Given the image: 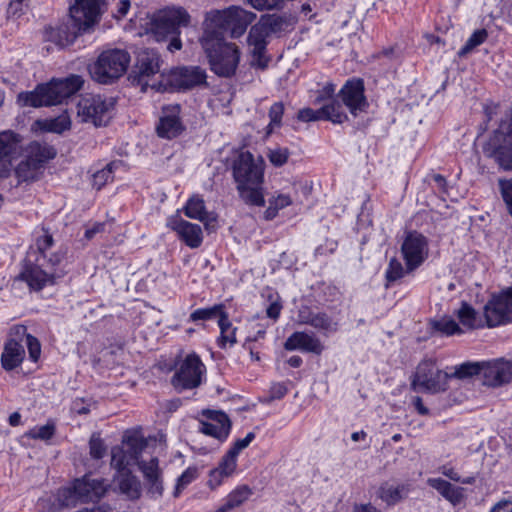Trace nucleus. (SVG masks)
Here are the masks:
<instances>
[{"instance_id":"obj_36","label":"nucleus","mask_w":512,"mask_h":512,"mask_svg":"<svg viewBox=\"0 0 512 512\" xmlns=\"http://www.w3.org/2000/svg\"><path fill=\"white\" fill-rule=\"evenodd\" d=\"M488 38V32L486 29L475 30L471 36L467 39L463 47L458 51V56L463 58L468 54L472 53L478 46L483 44Z\"/></svg>"},{"instance_id":"obj_15","label":"nucleus","mask_w":512,"mask_h":512,"mask_svg":"<svg viewBox=\"0 0 512 512\" xmlns=\"http://www.w3.org/2000/svg\"><path fill=\"white\" fill-rule=\"evenodd\" d=\"M181 107L179 104H170L162 108V113L156 126L157 135L164 139H174L180 136L184 130L180 117Z\"/></svg>"},{"instance_id":"obj_11","label":"nucleus","mask_w":512,"mask_h":512,"mask_svg":"<svg viewBox=\"0 0 512 512\" xmlns=\"http://www.w3.org/2000/svg\"><path fill=\"white\" fill-rule=\"evenodd\" d=\"M400 250L407 271L413 272L428 258L429 242L423 234L417 231H410L403 239Z\"/></svg>"},{"instance_id":"obj_13","label":"nucleus","mask_w":512,"mask_h":512,"mask_svg":"<svg viewBox=\"0 0 512 512\" xmlns=\"http://www.w3.org/2000/svg\"><path fill=\"white\" fill-rule=\"evenodd\" d=\"M105 0H74L70 3V17L86 32L96 25L105 11Z\"/></svg>"},{"instance_id":"obj_23","label":"nucleus","mask_w":512,"mask_h":512,"mask_svg":"<svg viewBox=\"0 0 512 512\" xmlns=\"http://www.w3.org/2000/svg\"><path fill=\"white\" fill-rule=\"evenodd\" d=\"M167 226L175 231L188 247L198 248L203 241L202 229L198 224L190 223L175 215L168 219Z\"/></svg>"},{"instance_id":"obj_5","label":"nucleus","mask_w":512,"mask_h":512,"mask_svg":"<svg viewBox=\"0 0 512 512\" xmlns=\"http://www.w3.org/2000/svg\"><path fill=\"white\" fill-rule=\"evenodd\" d=\"M129 63L128 52L122 49H109L103 51L90 65L89 73L98 83L111 84L126 72Z\"/></svg>"},{"instance_id":"obj_2","label":"nucleus","mask_w":512,"mask_h":512,"mask_svg":"<svg viewBox=\"0 0 512 512\" xmlns=\"http://www.w3.org/2000/svg\"><path fill=\"white\" fill-rule=\"evenodd\" d=\"M82 85L83 80L78 75L52 79L48 83L37 85L32 91L20 92L17 95V104L20 107L33 108L58 105L79 91Z\"/></svg>"},{"instance_id":"obj_37","label":"nucleus","mask_w":512,"mask_h":512,"mask_svg":"<svg viewBox=\"0 0 512 512\" xmlns=\"http://www.w3.org/2000/svg\"><path fill=\"white\" fill-rule=\"evenodd\" d=\"M222 315H227V313L224 311V305L216 304L212 307L196 309L190 314V319L194 322L200 320H212L215 318H218L219 320L222 318Z\"/></svg>"},{"instance_id":"obj_41","label":"nucleus","mask_w":512,"mask_h":512,"mask_svg":"<svg viewBox=\"0 0 512 512\" xmlns=\"http://www.w3.org/2000/svg\"><path fill=\"white\" fill-rule=\"evenodd\" d=\"M120 162L108 163L101 170L96 171L92 175V184L96 189H101L107 182L113 179V171Z\"/></svg>"},{"instance_id":"obj_29","label":"nucleus","mask_w":512,"mask_h":512,"mask_svg":"<svg viewBox=\"0 0 512 512\" xmlns=\"http://www.w3.org/2000/svg\"><path fill=\"white\" fill-rule=\"evenodd\" d=\"M25 357V350L21 343L14 339L6 342L1 355V363L5 370L18 367Z\"/></svg>"},{"instance_id":"obj_52","label":"nucleus","mask_w":512,"mask_h":512,"mask_svg":"<svg viewBox=\"0 0 512 512\" xmlns=\"http://www.w3.org/2000/svg\"><path fill=\"white\" fill-rule=\"evenodd\" d=\"M55 433L53 424H46L40 427H34L27 432V436L31 439L49 440Z\"/></svg>"},{"instance_id":"obj_30","label":"nucleus","mask_w":512,"mask_h":512,"mask_svg":"<svg viewBox=\"0 0 512 512\" xmlns=\"http://www.w3.org/2000/svg\"><path fill=\"white\" fill-rule=\"evenodd\" d=\"M252 494L248 485H239L226 496L224 503L215 512H230L245 503Z\"/></svg>"},{"instance_id":"obj_40","label":"nucleus","mask_w":512,"mask_h":512,"mask_svg":"<svg viewBox=\"0 0 512 512\" xmlns=\"http://www.w3.org/2000/svg\"><path fill=\"white\" fill-rule=\"evenodd\" d=\"M269 36L267 30L258 21L253 25L249 31L247 42L249 46H256L257 50H260L267 45L266 38Z\"/></svg>"},{"instance_id":"obj_60","label":"nucleus","mask_w":512,"mask_h":512,"mask_svg":"<svg viewBox=\"0 0 512 512\" xmlns=\"http://www.w3.org/2000/svg\"><path fill=\"white\" fill-rule=\"evenodd\" d=\"M298 119L303 122L323 120L322 108L314 110L312 108H303L298 112Z\"/></svg>"},{"instance_id":"obj_34","label":"nucleus","mask_w":512,"mask_h":512,"mask_svg":"<svg viewBox=\"0 0 512 512\" xmlns=\"http://www.w3.org/2000/svg\"><path fill=\"white\" fill-rule=\"evenodd\" d=\"M40 167L27 157L15 167V176L18 182H31L38 178Z\"/></svg>"},{"instance_id":"obj_38","label":"nucleus","mask_w":512,"mask_h":512,"mask_svg":"<svg viewBox=\"0 0 512 512\" xmlns=\"http://www.w3.org/2000/svg\"><path fill=\"white\" fill-rule=\"evenodd\" d=\"M259 22L262 24L265 30H267L269 35L283 31L288 24L285 17L276 14L263 15L261 16Z\"/></svg>"},{"instance_id":"obj_7","label":"nucleus","mask_w":512,"mask_h":512,"mask_svg":"<svg viewBox=\"0 0 512 512\" xmlns=\"http://www.w3.org/2000/svg\"><path fill=\"white\" fill-rule=\"evenodd\" d=\"M189 23L190 15L184 8L172 7L155 14L147 30L157 41H161L169 35H179V28L187 27Z\"/></svg>"},{"instance_id":"obj_21","label":"nucleus","mask_w":512,"mask_h":512,"mask_svg":"<svg viewBox=\"0 0 512 512\" xmlns=\"http://www.w3.org/2000/svg\"><path fill=\"white\" fill-rule=\"evenodd\" d=\"M37 262V264L26 265L21 272V278L31 289L40 291L44 287L54 285L56 280L63 276L62 272L58 273L51 270H44L40 263V257L37 258Z\"/></svg>"},{"instance_id":"obj_61","label":"nucleus","mask_w":512,"mask_h":512,"mask_svg":"<svg viewBox=\"0 0 512 512\" xmlns=\"http://www.w3.org/2000/svg\"><path fill=\"white\" fill-rule=\"evenodd\" d=\"M250 47L252 53V65L261 69L266 68L268 64V58L265 56L266 46L260 50H257L256 46Z\"/></svg>"},{"instance_id":"obj_43","label":"nucleus","mask_w":512,"mask_h":512,"mask_svg":"<svg viewBox=\"0 0 512 512\" xmlns=\"http://www.w3.org/2000/svg\"><path fill=\"white\" fill-rule=\"evenodd\" d=\"M481 372L482 362H466L457 366L454 373L450 374V378L457 377L463 379L474 375H481Z\"/></svg>"},{"instance_id":"obj_18","label":"nucleus","mask_w":512,"mask_h":512,"mask_svg":"<svg viewBox=\"0 0 512 512\" xmlns=\"http://www.w3.org/2000/svg\"><path fill=\"white\" fill-rule=\"evenodd\" d=\"M160 71V57L153 49H141L136 58L132 77L138 84L148 85V79Z\"/></svg>"},{"instance_id":"obj_47","label":"nucleus","mask_w":512,"mask_h":512,"mask_svg":"<svg viewBox=\"0 0 512 512\" xmlns=\"http://www.w3.org/2000/svg\"><path fill=\"white\" fill-rule=\"evenodd\" d=\"M57 501L61 507L75 506L79 501L76 494L75 482L72 487H64L57 492Z\"/></svg>"},{"instance_id":"obj_3","label":"nucleus","mask_w":512,"mask_h":512,"mask_svg":"<svg viewBox=\"0 0 512 512\" xmlns=\"http://www.w3.org/2000/svg\"><path fill=\"white\" fill-rule=\"evenodd\" d=\"M256 14L238 6L223 10H211L205 14L203 33L225 38L230 32L232 38L240 37L247 27L255 20Z\"/></svg>"},{"instance_id":"obj_9","label":"nucleus","mask_w":512,"mask_h":512,"mask_svg":"<svg viewBox=\"0 0 512 512\" xmlns=\"http://www.w3.org/2000/svg\"><path fill=\"white\" fill-rule=\"evenodd\" d=\"M113 107V98H106L102 95H88L79 101L77 115L82 122L92 123L95 126H105L111 118Z\"/></svg>"},{"instance_id":"obj_56","label":"nucleus","mask_w":512,"mask_h":512,"mask_svg":"<svg viewBox=\"0 0 512 512\" xmlns=\"http://www.w3.org/2000/svg\"><path fill=\"white\" fill-rule=\"evenodd\" d=\"M90 455L94 459H101L106 454V447L101 438L93 435L89 442Z\"/></svg>"},{"instance_id":"obj_62","label":"nucleus","mask_w":512,"mask_h":512,"mask_svg":"<svg viewBox=\"0 0 512 512\" xmlns=\"http://www.w3.org/2000/svg\"><path fill=\"white\" fill-rule=\"evenodd\" d=\"M247 2L257 10H270L280 8L283 0H247Z\"/></svg>"},{"instance_id":"obj_27","label":"nucleus","mask_w":512,"mask_h":512,"mask_svg":"<svg viewBox=\"0 0 512 512\" xmlns=\"http://www.w3.org/2000/svg\"><path fill=\"white\" fill-rule=\"evenodd\" d=\"M427 484L441 494L453 506L459 505L465 499V489L455 486L442 478H429Z\"/></svg>"},{"instance_id":"obj_12","label":"nucleus","mask_w":512,"mask_h":512,"mask_svg":"<svg viewBox=\"0 0 512 512\" xmlns=\"http://www.w3.org/2000/svg\"><path fill=\"white\" fill-rule=\"evenodd\" d=\"M488 327H496L512 321V287L494 295L484 307Z\"/></svg>"},{"instance_id":"obj_64","label":"nucleus","mask_w":512,"mask_h":512,"mask_svg":"<svg viewBox=\"0 0 512 512\" xmlns=\"http://www.w3.org/2000/svg\"><path fill=\"white\" fill-rule=\"evenodd\" d=\"M288 392V388L284 383H274L272 384L269 391L270 400H279L282 399Z\"/></svg>"},{"instance_id":"obj_49","label":"nucleus","mask_w":512,"mask_h":512,"mask_svg":"<svg viewBox=\"0 0 512 512\" xmlns=\"http://www.w3.org/2000/svg\"><path fill=\"white\" fill-rule=\"evenodd\" d=\"M308 325L324 331H335L336 323L325 313H314L311 320H306Z\"/></svg>"},{"instance_id":"obj_1","label":"nucleus","mask_w":512,"mask_h":512,"mask_svg":"<svg viewBox=\"0 0 512 512\" xmlns=\"http://www.w3.org/2000/svg\"><path fill=\"white\" fill-rule=\"evenodd\" d=\"M265 162L261 156L254 157L249 151H242L234 159L232 175L240 198L250 206L263 207Z\"/></svg>"},{"instance_id":"obj_42","label":"nucleus","mask_w":512,"mask_h":512,"mask_svg":"<svg viewBox=\"0 0 512 512\" xmlns=\"http://www.w3.org/2000/svg\"><path fill=\"white\" fill-rule=\"evenodd\" d=\"M457 316L465 327L469 329H474L479 327L478 321H477V313L475 309L470 306L468 303L463 302L461 307L459 308L457 312Z\"/></svg>"},{"instance_id":"obj_25","label":"nucleus","mask_w":512,"mask_h":512,"mask_svg":"<svg viewBox=\"0 0 512 512\" xmlns=\"http://www.w3.org/2000/svg\"><path fill=\"white\" fill-rule=\"evenodd\" d=\"M76 494L80 502L95 501L100 499L106 492V484L102 479H91L84 476L75 481Z\"/></svg>"},{"instance_id":"obj_19","label":"nucleus","mask_w":512,"mask_h":512,"mask_svg":"<svg viewBox=\"0 0 512 512\" xmlns=\"http://www.w3.org/2000/svg\"><path fill=\"white\" fill-rule=\"evenodd\" d=\"M202 414L207 420L199 422V431L219 441H225L231 429L229 417L222 411L214 410H204Z\"/></svg>"},{"instance_id":"obj_17","label":"nucleus","mask_w":512,"mask_h":512,"mask_svg":"<svg viewBox=\"0 0 512 512\" xmlns=\"http://www.w3.org/2000/svg\"><path fill=\"white\" fill-rule=\"evenodd\" d=\"M483 384L489 387H499L512 380V362L495 359L482 362L481 372Z\"/></svg>"},{"instance_id":"obj_33","label":"nucleus","mask_w":512,"mask_h":512,"mask_svg":"<svg viewBox=\"0 0 512 512\" xmlns=\"http://www.w3.org/2000/svg\"><path fill=\"white\" fill-rule=\"evenodd\" d=\"M321 108L323 120L331 121L334 124H342L348 120L342 104L336 99H332L329 103H324Z\"/></svg>"},{"instance_id":"obj_45","label":"nucleus","mask_w":512,"mask_h":512,"mask_svg":"<svg viewBox=\"0 0 512 512\" xmlns=\"http://www.w3.org/2000/svg\"><path fill=\"white\" fill-rule=\"evenodd\" d=\"M433 328L447 336L460 334L462 332L459 325L452 318L444 317L432 323Z\"/></svg>"},{"instance_id":"obj_50","label":"nucleus","mask_w":512,"mask_h":512,"mask_svg":"<svg viewBox=\"0 0 512 512\" xmlns=\"http://www.w3.org/2000/svg\"><path fill=\"white\" fill-rule=\"evenodd\" d=\"M284 114V104L282 102H275L269 109L270 122L268 124L269 132L275 128H279Z\"/></svg>"},{"instance_id":"obj_32","label":"nucleus","mask_w":512,"mask_h":512,"mask_svg":"<svg viewBox=\"0 0 512 512\" xmlns=\"http://www.w3.org/2000/svg\"><path fill=\"white\" fill-rule=\"evenodd\" d=\"M118 487L129 499H138L141 495V484L131 472L118 473Z\"/></svg>"},{"instance_id":"obj_44","label":"nucleus","mask_w":512,"mask_h":512,"mask_svg":"<svg viewBox=\"0 0 512 512\" xmlns=\"http://www.w3.org/2000/svg\"><path fill=\"white\" fill-rule=\"evenodd\" d=\"M71 127V120L68 114L64 113L56 118L47 120L45 123V129L53 133H62L69 130Z\"/></svg>"},{"instance_id":"obj_26","label":"nucleus","mask_w":512,"mask_h":512,"mask_svg":"<svg viewBox=\"0 0 512 512\" xmlns=\"http://www.w3.org/2000/svg\"><path fill=\"white\" fill-rule=\"evenodd\" d=\"M284 348L288 351L301 350L303 352L320 354L323 350V345L314 334L297 331L286 339Z\"/></svg>"},{"instance_id":"obj_31","label":"nucleus","mask_w":512,"mask_h":512,"mask_svg":"<svg viewBox=\"0 0 512 512\" xmlns=\"http://www.w3.org/2000/svg\"><path fill=\"white\" fill-rule=\"evenodd\" d=\"M56 156V150L40 142H32L27 150V158L42 168L43 164Z\"/></svg>"},{"instance_id":"obj_6","label":"nucleus","mask_w":512,"mask_h":512,"mask_svg":"<svg viewBox=\"0 0 512 512\" xmlns=\"http://www.w3.org/2000/svg\"><path fill=\"white\" fill-rule=\"evenodd\" d=\"M450 374L440 370L432 359L422 360L411 376V389L417 392L437 394L448 389Z\"/></svg>"},{"instance_id":"obj_28","label":"nucleus","mask_w":512,"mask_h":512,"mask_svg":"<svg viewBox=\"0 0 512 512\" xmlns=\"http://www.w3.org/2000/svg\"><path fill=\"white\" fill-rule=\"evenodd\" d=\"M409 492V484H394L386 481L379 486L377 497L388 506H394L405 499Z\"/></svg>"},{"instance_id":"obj_14","label":"nucleus","mask_w":512,"mask_h":512,"mask_svg":"<svg viewBox=\"0 0 512 512\" xmlns=\"http://www.w3.org/2000/svg\"><path fill=\"white\" fill-rule=\"evenodd\" d=\"M21 137L19 134L6 130L0 132V177H7L13 162L21 155Z\"/></svg>"},{"instance_id":"obj_58","label":"nucleus","mask_w":512,"mask_h":512,"mask_svg":"<svg viewBox=\"0 0 512 512\" xmlns=\"http://www.w3.org/2000/svg\"><path fill=\"white\" fill-rule=\"evenodd\" d=\"M54 244L52 235L45 233L36 240V247L43 259L47 258V253Z\"/></svg>"},{"instance_id":"obj_8","label":"nucleus","mask_w":512,"mask_h":512,"mask_svg":"<svg viewBox=\"0 0 512 512\" xmlns=\"http://www.w3.org/2000/svg\"><path fill=\"white\" fill-rule=\"evenodd\" d=\"M147 447V441L142 436L133 433L126 434L123 446H115L111 450V466L117 473L131 472L129 467L140 461L142 452Z\"/></svg>"},{"instance_id":"obj_63","label":"nucleus","mask_w":512,"mask_h":512,"mask_svg":"<svg viewBox=\"0 0 512 512\" xmlns=\"http://www.w3.org/2000/svg\"><path fill=\"white\" fill-rule=\"evenodd\" d=\"M255 439V433L249 432L243 439H238L235 441L234 445L228 450L235 456H238L239 453L249 446V444Z\"/></svg>"},{"instance_id":"obj_57","label":"nucleus","mask_w":512,"mask_h":512,"mask_svg":"<svg viewBox=\"0 0 512 512\" xmlns=\"http://www.w3.org/2000/svg\"><path fill=\"white\" fill-rule=\"evenodd\" d=\"M335 84L333 83H327L325 86H323L322 89L317 91V95L315 97L314 103L315 104H322L326 101H331L334 98L335 94Z\"/></svg>"},{"instance_id":"obj_16","label":"nucleus","mask_w":512,"mask_h":512,"mask_svg":"<svg viewBox=\"0 0 512 512\" xmlns=\"http://www.w3.org/2000/svg\"><path fill=\"white\" fill-rule=\"evenodd\" d=\"M86 32L80 28L71 17L67 20L57 24L56 26H49L45 28L44 39L54 43L59 48H65L74 43L76 38Z\"/></svg>"},{"instance_id":"obj_35","label":"nucleus","mask_w":512,"mask_h":512,"mask_svg":"<svg viewBox=\"0 0 512 512\" xmlns=\"http://www.w3.org/2000/svg\"><path fill=\"white\" fill-rule=\"evenodd\" d=\"M220 328V337L218 338V346L220 348H226L227 345L233 346L236 340V328L232 326L228 315H222V318L218 320Z\"/></svg>"},{"instance_id":"obj_24","label":"nucleus","mask_w":512,"mask_h":512,"mask_svg":"<svg viewBox=\"0 0 512 512\" xmlns=\"http://www.w3.org/2000/svg\"><path fill=\"white\" fill-rule=\"evenodd\" d=\"M139 470L142 472L147 491L153 497H161L164 491L162 470L159 467L157 457H152L149 461L140 460L138 462Z\"/></svg>"},{"instance_id":"obj_22","label":"nucleus","mask_w":512,"mask_h":512,"mask_svg":"<svg viewBox=\"0 0 512 512\" xmlns=\"http://www.w3.org/2000/svg\"><path fill=\"white\" fill-rule=\"evenodd\" d=\"M206 72L199 66L179 67L171 71L170 84L178 90H188L206 83Z\"/></svg>"},{"instance_id":"obj_53","label":"nucleus","mask_w":512,"mask_h":512,"mask_svg":"<svg viewBox=\"0 0 512 512\" xmlns=\"http://www.w3.org/2000/svg\"><path fill=\"white\" fill-rule=\"evenodd\" d=\"M30 0H11L7 7L8 18H19L29 7Z\"/></svg>"},{"instance_id":"obj_48","label":"nucleus","mask_w":512,"mask_h":512,"mask_svg":"<svg viewBox=\"0 0 512 512\" xmlns=\"http://www.w3.org/2000/svg\"><path fill=\"white\" fill-rule=\"evenodd\" d=\"M197 469L189 467L178 478L173 492L174 497H179L181 492L197 478Z\"/></svg>"},{"instance_id":"obj_46","label":"nucleus","mask_w":512,"mask_h":512,"mask_svg":"<svg viewBox=\"0 0 512 512\" xmlns=\"http://www.w3.org/2000/svg\"><path fill=\"white\" fill-rule=\"evenodd\" d=\"M406 273H409L407 268H404L398 259L392 258L385 271V277L388 283H392L404 277Z\"/></svg>"},{"instance_id":"obj_4","label":"nucleus","mask_w":512,"mask_h":512,"mask_svg":"<svg viewBox=\"0 0 512 512\" xmlns=\"http://www.w3.org/2000/svg\"><path fill=\"white\" fill-rule=\"evenodd\" d=\"M200 44L215 74L221 77H231L235 74L240 61V51L236 44L206 33H202Z\"/></svg>"},{"instance_id":"obj_59","label":"nucleus","mask_w":512,"mask_h":512,"mask_svg":"<svg viewBox=\"0 0 512 512\" xmlns=\"http://www.w3.org/2000/svg\"><path fill=\"white\" fill-rule=\"evenodd\" d=\"M26 345L29 352V357L33 362H36L41 353V345L38 339L30 334L26 335Z\"/></svg>"},{"instance_id":"obj_39","label":"nucleus","mask_w":512,"mask_h":512,"mask_svg":"<svg viewBox=\"0 0 512 512\" xmlns=\"http://www.w3.org/2000/svg\"><path fill=\"white\" fill-rule=\"evenodd\" d=\"M185 215L192 219L204 221L206 219L204 200L199 196L191 197L185 206Z\"/></svg>"},{"instance_id":"obj_51","label":"nucleus","mask_w":512,"mask_h":512,"mask_svg":"<svg viewBox=\"0 0 512 512\" xmlns=\"http://www.w3.org/2000/svg\"><path fill=\"white\" fill-rule=\"evenodd\" d=\"M290 156V151L285 147H277L268 151L267 157L272 165L276 167L283 166Z\"/></svg>"},{"instance_id":"obj_10","label":"nucleus","mask_w":512,"mask_h":512,"mask_svg":"<svg viewBox=\"0 0 512 512\" xmlns=\"http://www.w3.org/2000/svg\"><path fill=\"white\" fill-rule=\"evenodd\" d=\"M205 371L200 357L195 353L188 354L173 375L172 384L178 391L197 388L202 383Z\"/></svg>"},{"instance_id":"obj_54","label":"nucleus","mask_w":512,"mask_h":512,"mask_svg":"<svg viewBox=\"0 0 512 512\" xmlns=\"http://www.w3.org/2000/svg\"><path fill=\"white\" fill-rule=\"evenodd\" d=\"M236 467H237V456H235L234 454H232L231 452L228 451L223 456V458L217 468L224 475H227L230 477L234 473Z\"/></svg>"},{"instance_id":"obj_55","label":"nucleus","mask_w":512,"mask_h":512,"mask_svg":"<svg viewBox=\"0 0 512 512\" xmlns=\"http://www.w3.org/2000/svg\"><path fill=\"white\" fill-rule=\"evenodd\" d=\"M499 188L509 214L512 216V178L500 179Z\"/></svg>"},{"instance_id":"obj_20","label":"nucleus","mask_w":512,"mask_h":512,"mask_svg":"<svg viewBox=\"0 0 512 512\" xmlns=\"http://www.w3.org/2000/svg\"><path fill=\"white\" fill-rule=\"evenodd\" d=\"M339 96L343 104L355 117L368 106L364 95V83L361 79L348 80L340 89Z\"/></svg>"}]
</instances>
